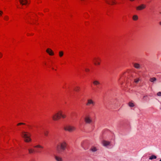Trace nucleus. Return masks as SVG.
I'll return each mask as SVG.
<instances>
[{
	"instance_id": "obj_4",
	"label": "nucleus",
	"mask_w": 161,
	"mask_h": 161,
	"mask_svg": "<svg viewBox=\"0 0 161 161\" xmlns=\"http://www.w3.org/2000/svg\"><path fill=\"white\" fill-rule=\"evenodd\" d=\"M52 119L54 120H57L60 118V111L56 113L52 116Z\"/></svg>"
},
{
	"instance_id": "obj_29",
	"label": "nucleus",
	"mask_w": 161,
	"mask_h": 161,
	"mask_svg": "<svg viewBox=\"0 0 161 161\" xmlns=\"http://www.w3.org/2000/svg\"><path fill=\"white\" fill-rule=\"evenodd\" d=\"M4 19L5 20H8V16H5L4 17Z\"/></svg>"
},
{
	"instance_id": "obj_27",
	"label": "nucleus",
	"mask_w": 161,
	"mask_h": 161,
	"mask_svg": "<svg viewBox=\"0 0 161 161\" xmlns=\"http://www.w3.org/2000/svg\"><path fill=\"white\" fill-rule=\"evenodd\" d=\"M79 87H76L74 89V90L76 91H78L79 90Z\"/></svg>"
},
{
	"instance_id": "obj_30",
	"label": "nucleus",
	"mask_w": 161,
	"mask_h": 161,
	"mask_svg": "<svg viewBox=\"0 0 161 161\" xmlns=\"http://www.w3.org/2000/svg\"><path fill=\"white\" fill-rule=\"evenodd\" d=\"M157 95L158 96H161V92H159L157 93Z\"/></svg>"
},
{
	"instance_id": "obj_13",
	"label": "nucleus",
	"mask_w": 161,
	"mask_h": 161,
	"mask_svg": "<svg viewBox=\"0 0 161 161\" xmlns=\"http://www.w3.org/2000/svg\"><path fill=\"white\" fill-rule=\"evenodd\" d=\"M19 2L22 5H25L28 3V0H19Z\"/></svg>"
},
{
	"instance_id": "obj_26",
	"label": "nucleus",
	"mask_w": 161,
	"mask_h": 161,
	"mask_svg": "<svg viewBox=\"0 0 161 161\" xmlns=\"http://www.w3.org/2000/svg\"><path fill=\"white\" fill-rule=\"evenodd\" d=\"M140 80V79L139 78L136 79L134 80V82L136 83H137Z\"/></svg>"
},
{
	"instance_id": "obj_7",
	"label": "nucleus",
	"mask_w": 161,
	"mask_h": 161,
	"mask_svg": "<svg viewBox=\"0 0 161 161\" xmlns=\"http://www.w3.org/2000/svg\"><path fill=\"white\" fill-rule=\"evenodd\" d=\"M95 104V103L91 99H88L87 100V103L86 105V106H89L91 105L94 106Z\"/></svg>"
},
{
	"instance_id": "obj_2",
	"label": "nucleus",
	"mask_w": 161,
	"mask_h": 161,
	"mask_svg": "<svg viewBox=\"0 0 161 161\" xmlns=\"http://www.w3.org/2000/svg\"><path fill=\"white\" fill-rule=\"evenodd\" d=\"M21 135L22 137L24 138V141L25 142H28L31 141V139L30 137L31 135L29 132L23 131L21 133Z\"/></svg>"
},
{
	"instance_id": "obj_3",
	"label": "nucleus",
	"mask_w": 161,
	"mask_h": 161,
	"mask_svg": "<svg viewBox=\"0 0 161 161\" xmlns=\"http://www.w3.org/2000/svg\"><path fill=\"white\" fill-rule=\"evenodd\" d=\"M64 129L65 130L71 132L75 131L76 128L74 126L67 125L64 127Z\"/></svg>"
},
{
	"instance_id": "obj_1",
	"label": "nucleus",
	"mask_w": 161,
	"mask_h": 161,
	"mask_svg": "<svg viewBox=\"0 0 161 161\" xmlns=\"http://www.w3.org/2000/svg\"><path fill=\"white\" fill-rule=\"evenodd\" d=\"M67 144L64 142H60L57 145V150L58 153H61L64 151L66 147Z\"/></svg>"
},
{
	"instance_id": "obj_33",
	"label": "nucleus",
	"mask_w": 161,
	"mask_h": 161,
	"mask_svg": "<svg viewBox=\"0 0 161 161\" xmlns=\"http://www.w3.org/2000/svg\"><path fill=\"white\" fill-rule=\"evenodd\" d=\"M85 71H86V72H88V71H89V69H85Z\"/></svg>"
},
{
	"instance_id": "obj_5",
	"label": "nucleus",
	"mask_w": 161,
	"mask_h": 161,
	"mask_svg": "<svg viewBox=\"0 0 161 161\" xmlns=\"http://www.w3.org/2000/svg\"><path fill=\"white\" fill-rule=\"evenodd\" d=\"M102 144L103 146L107 147L111 146V142L106 140L103 141L102 142Z\"/></svg>"
},
{
	"instance_id": "obj_23",
	"label": "nucleus",
	"mask_w": 161,
	"mask_h": 161,
	"mask_svg": "<svg viewBox=\"0 0 161 161\" xmlns=\"http://www.w3.org/2000/svg\"><path fill=\"white\" fill-rule=\"evenodd\" d=\"M129 105L130 107H133L134 106V104L131 102H129Z\"/></svg>"
},
{
	"instance_id": "obj_10",
	"label": "nucleus",
	"mask_w": 161,
	"mask_h": 161,
	"mask_svg": "<svg viewBox=\"0 0 161 161\" xmlns=\"http://www.w3.org/2000/svg\"><path fill=\"white\" fill-rule=\"evenodd\" d=\"M105 1L107 3L110 5L116 4L115 0H106Z\"/></svg>"
},
{
	"instance_id": "obj_21",
	"label": "nucleus",
	"mask_w": 161,
	"mask_h": 161,
	"mask_svg": "<svg viewBox=\"0 0 161 161\" xmlns=\"http://www.w3.org/2000/svg\"><path fill=\"white\" fill-rule=\"evenodd\" d=\"M156 158H157V157L156 156L154 155H153L150 157L149 159H150L152 160L153 159H156Z\"/></svg>"
},
{
	"instance_id": "obj_22",
	"label": "nucleus",
	"mask_w": 161,
	"mask_h": 161,
	"mask_svg": "<svg viewBox=\"0 0 161 161\" xmlns=\"http://www.w3.org/2000/svg\"><path fill=\"white\" fill-rule=\"evenodd\" d=\"M34 147H35V148H43V147L40 145H38L36 146H34Z\"/></svg>"
},
{
	"instance_id": "obj_34",
	"label": "nucleus",
	"mask_w": 161,
	"mask_h": 161,
	"mask_svg": "<svg viewBox=\"0 0 161 161\" xmlns=\"http://www.w3.org/2000/svg\"><path fill=\"white\" fill-rule=\"evenodd\" d=\"M129 0L131 2H133V1H134L135 0Z\"/></svg>"
},
{
	"instance_id": "obj_19",
	"label": "nucleus",
	"mask_w": 161,
	"mask_h": 161,
	"mask_svg": "<svg viewBox=\"0 0 161 161\" xmlns=\"http://www.w3.org/2000/svg\"><path fill=\"white\" fill-rule=\"evenodd\" d=\"M132 19L134 20H136L138 19V16L136 15H134L133 16Z\"/></svg>"
},
{
	"instance_id": "obj_14",
	"label": "nucleus",
	"mask_w": 161,
	"mask_h": 161,
	"mask_svg": "<svg viewBox=\"0 0 161 161\" xmlns=\"http://www.w3.org/2000/svg\"><path fill=\"white\" fill-rule=\"evenodd\" d=\"M28 150L29 151V153L30 154H32L35 152H39V151H38L36 150L35 151L34 149L31 148L28 149Z\"/></svg>"
},
{
	"instance_id": "obj_8",
	"label": "nucleus",
	"mask_w": 161,
	"mask_h": 161,
	"mask_svg": "<svg viewBox=\"0 0 161 161\" xmlns=\"http://www.w3.org/2000/svg\"><path fill=\"white\" fill-rule=\"evenodd\" d=\"M101 60L98 58H94L93 62L95 65H99L100 64V61Z\"/></svg>"
},
{
	"instance_id": "obj_36",
	"label": "nucleus",
	"mask_w": 161,
	"mask_h": 161,
	"mask_svg": "<svg viewBox=\"0 0 161 161\" xmlns=\"http://www.w3.org/2000/svg\"><path fill=\"white\" fill-rule=\"evenodd\" d=\"M159 161H161V159Z\"/></svg>"
},
{
	"instance_id": "obj_9",
	"label": "nucleus",
	"mask_w": 161,
	"mask_h": 161,
	"mask_svg": "<svg viewBox=\"0 0 161 161\" xmlns=\"http://www.w3.org/2000/svg\"><path fill=\"white\" fill-rule=\"evenodd\" d=\"M146 7V5L144 4H142L138 7H136V9L137 10H141L145 8Z\"/></svg>"
},
{
	"instance_id": "obj_25",
	"label": "nucleus",
	"mask_w": 161,
	"mask_h": 161,
	"mask_svg": "<svg viewBox=\"0 0 161 161\" xmlns=\"http://www.w3.org/2000/svg\"><path fill=\"white\" fill-rule=\"evenodd\" d=\"M59 56L60 57H62L64 54L63 52L62 51H60L59 53Z\"/></svg>"
},
{
	"instance_id": "obj_35",
	"label": "nucleus",
	"mask_w": 161,
	"mask_h": 161,
	"mask_svg": "<svg viewBox=\"0 0 161 161\" xmlns=\"http://www.w3.org/2000/svg\"><path fill=\"white\" fill-rule=\"evenodd\" d=\"M159 23H160V24L161 25V22H160Z\"/></svg>"
},
{
	"instance_id": "obj_28",
	"label": "nucleus",
	"mask_w": 161,
	"mask_h": 161,
	"mask_svg": "<svg viewBox=\"0 0 161 161\" xmlns=\"http://www.w3.org/2000/svg\"><path fill=\"white\" fill-rule=\"evenodd\" d=\"M25 125V123H19L18 124H17V125L18 126H19V125Z\"/></svg>"
},
{
	"instance_id": "obj_18",
	"label": "nucleus",
	"mask_w": 161,
	"mask_h": 161,
	"mask_svg": "<svg viewBox=\"0 0 161 161\" xmlns=\"http://www.w3.org/2000/svg\"><path fill=\"white\" fill-rule=\"evenodd\" d=\"M156 80V79L155 77L151 78L150 79V81L152 82H154Z\"/></svg>"
},
{
	"instance_id": "obj_6",
	"label": "nucleus",
	"mask_w": 161,
	"mask_h": 161,
	"mask_svg": "<svg viewBox=\"0 0 161 161\" xmlns=\"http://www.w3.org/2000/svg\"><path fill=\"white\" fill-rule=\"evenodd\" d=\"M85 122L87 124H90L92 122V120L91 117L89 116H87L84 119Z\"/></svg>"
},
{
	"instance_id": "obj_24",
	"label": "nucleus",
	"mask_w": 161,
	"mask_h": 161,
	"mask_svg": "<svg viewBox=\"0 0 161 161\" xmlns=\"http://www.w3.org/2000/svg\"><path fill=\"white\" fill-rule=\"evenodd\" d=\"M49 132L47 130H45L44 132V134L45 136H47Z\"/></svg>"
},
{
	"instance_id": "obj_16",
	"label": "nucleus",
	"mask_w": 161,
	"mask_h": 161,
	"mask_svg": "<svg viewBox=\"0 0 161 161\" xmlns=\"http://www.w3.org/2000/svg\"><path fill=\"white\" fill-rule=\"evenodd\" d=\"M55 158L57 161H62V158L59 157H58L57 156H55Z\"/></svg>"
},
{
	"instance_id": "obj_20",
	"label": "nucleus",
	"mask_w": 161,
	"mask_h": 161,
	"mask_svg": "<svg viewBox=\"0 0 161 161\" xmlns=\"http://www.w3.org/2000/svg\"><path fill=\"white\" fill-rule=\"evenodd\" d=\"M93 83L95 85H97L100 84V83L97 80H95L93 82Z\"/></svg>"
},
{
	"instance_id": "obj_17",
	"label": "nucleus",
	"mask_w": 161,
	"mask_h": 161,
	"mask_svg": "<svg viewBox=\"0 0 161 161\" xmlns=\"http://www.w3.org/2000/svg\"><path fill=\"white\" fill-rule=\"evenodd\" d=\"M60 118L61 117L63 118H65L66 117L65 115L62 114V111H60Z\"/></svg>"
},
{
	"instance_id": "obj_31",
	"label": "nucleus",
	"mask_w": 161,
	"mask_h": 161,
	"mask_svg": "<svg viewBox=\"0 0 161 161\" xmlns=\"http://www.w3.org/2000/svg\"><path fill=\"white\" fill-rule=\"evenodd\" d=\"M3 14V12L2 11L0 10V16H1Z\"/></svg>"
},
{
	"instance_id": "obj_15",
	"label": "nucleus",
	"mask_w": 161,
	"mask_h": 161,
	"mask_svg": "<svg viewBox=\"0 0 161 161\" xmlns=\"http://www.w3.org/2000/svg\"><path fill=\"white\" fill-rule=\"evenodd\" d=\"M90 150L93 152H95L97 150V148L95 147H92L90 149Z\"/></svg>"
},
{
	"instance_id": "obj_32",
	"label": "nucleus",
	"mask_w": 161,
	"mask_h": 161,
	"mask_svg": "<svg viewBox=\"0 0 161 161\" xmlns=\"http://www.w3.org/2000/svg\"><path fill=\"white\" fill-rule=\"evenodd\" d=\"M3 56V54L1 52H0V58H1Z\"/></svg>"
},
{
	"instance_id": "obj_12",
	"label": "nucleus",
	"mask_w": 161,
	"mask_h": 161,
	"mask_svg": "<svg viewBox=\"0 0 161 161\" xmlns=\"http://www.w3.org/2000/svg\"><path fill=\"white\" fill-rule=\"evenodd\" d=\"M46 52L50 55H53L54 54L53 52L50 48H47L46 50Z\"/></svg>"
},
{
	"instance_id": "obj_37",
	"label": "nucleus",
	"mask_w": 161,
	"mask_h": 161,
	"mask_svg": "<svg viewBox=\"0 0 161 161\" xmlns=\"http://www.w3.org/2000/svg\"><path fill=\"white\" fill-rule=\"evenodd\" d=\"M160 13L161 14V12H160Z\"/></svg>"
},
{
	"instance_id": "obj_11",
	"label": "nucleus",
	"mask_w": 161,
	"mask_h": 161,
	"mask_svg": "<svg viewBox=\"0 0 161 161\" xmlns=\"http://www.w3.org/2000/svg\"><path fill=\"white\" fill-rule=\"evenodd\" d=\"M134 67L137 69H140L141 68V65L137 63H134L133 64Z\"/></svg>"
}]
</instances>
